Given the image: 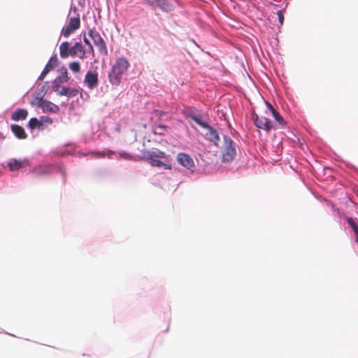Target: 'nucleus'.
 I'll return each mask as SVG.
<instances>
[{"instance_id":"obj_37","label":"nucleus","mask_w":358,"mask_h":358,"mask_svg":"<svg viewBox=\"0 0 358 358\" xmlns=\"http://www.w3.org/2000/svg\"><path fill=\"white\" fill-rule=\"evenodd\" d=\"M90 50L92 52V53H94V49H93L92 46V48H90Z\"/></svg>"},{"instance_id":"obj_33","label":"nucleus","mask_w":358,"mask_h":358,"mask_svg":"<svg viewBox=\"0 0 358 358\" xmlns=\"http://www.w3.org/2000/svg\"><path fill=\"white\" fill-rule=\"evenodd\" d=\"M266 105L267 108L269 109V110L271 111V114H273V111H274V112L277 111V110H276L273 107V106H272L270 103H268V102L266 101Z\"/></svg>"},{"instance_id":"obj_23","label":"nucleus","mask_w":358,"mask_h":358,"mask_svg":"<svg viewBox=\"0 0 358 358\" xmlns=\"http://www.w3.org/2000/svg\"><path fill=\"white\" fill-rule=\"evenodd\" d=\"M272 115L281 127H284L286 124V122L278 111H273Z\"/></svg>"},{"instance_id":"obj_2","label":"nucleus","mask_w":358,"mask_h":358,"mask_svg":"<svg viewBox=\"0 0 358 358\" xmlns=\"http://www.w3.org/2000/svg\"><path fill=\"white\" fill-rule=\"evenodd\" d=\"M143 156L152 166H164L165 169H171L170 166L161 161V159L164 158L166 155L164 152L158 149L153 148L152 150H144L143 152Z\"/></svg>"},{"instance_id":"obj_7","label":"nucleus","mask_w":358,"mask_h":358,"mask_svg":"<svg viewBox=\"0 0 358 358\" xmlns=\"http://www.w3.org/2000/svg\"><path fill=\"white\" fill-rule=\"evenodd\" d=\"M177 162L182 166L193 171L195 165L192 158L187 154L180 152L177 155Z\"/></svg>"},{"instance_id":"obj_5","label":"nucleus","mask_w":358,"mask_h":358,"mask_svg":"<svg viewBox=\"0 0 358 358\" xmlns=\"http://www.w3.org/2000/svg\"><path fill=\"white\" fill-rule=\"evenodd\" d=\"M90 38L92 39L94 44L97 47L100 53L106 55L108 54V50L106 48V43L101 35L94 31L92 29H90L88 33Z\"/></svg>"},{"instance_id":"obj_31","label":"nucleus","mask_w":358,"mask_h":358,"mask_svg":"<svg viewBox=\"0 0 358 358\" xmlns=\"http://www.w3.org/2000/svg\"><path fill=\"white\" fill-rule=\"evenodd\" d=\"M119 155H120V157L121 158L124 159H127V160H131V159H132V157H131L129 154H128V153H127V152H120V153H119Z\"/></svg>"},{"instance_id":"obj_17","label":"nucleus","mask_w":358,"mask_h":358,"mask_svg":"<svg viewBox=\"0 0 358 358\" xmlns=\"http://www.w3.org/2000/svg\"><path fill=\"white\" fill-rule=\"evenodd\" d=\"M78 93V90L76 88L62 87L58 94L60 96H75Z\"/></svg>"},{"instance_id":"obj_32","label":"nucleus","mask_w":358,"mask_h":358,"mask_svg":"<svg viewBox=\"0 0 358 358\" xmlns=\"http://www.w3.org/2000/svg\"><path fill=\"white\" fill-rule=\"evenodd\" d=\"M277 15H278L279 22L282 25L283 24V20H284V16H283L282 11L278 10L277 13Z\"/></svg>"},{"instance_id":"obj_28","label":"nucleus","mask_w":358,"mask_h":358,"mask_svg":"<svg viewBox=\"0 0 358 358\" xmlns=\"http://www.w3.org/2000/svg\"><path fill=\"white\" fill-rule=\"evenodd\" d=\"M164 114H165V113L164 111L159 110H154L152 112L153 116L159 120H160L162 119V116Z\"/></svg>"},{"instance_id":"obj_36","label":"nucleus","mask_w":358,"mask_h":358,"mask_svg":"<svg viewBox=\"0 0 358 358\" xmlns=\"http://www.w3.org/2000/svg\"><path fill=\"white\" fill-rule=\"evenodd\" d=\"M352 229L355 234V236H358V227L357 224L355 226H353Z\"/></svg>"},{"instance_id":"obj_24","label":"nucleus","mask_w":358,"mask_h":358,"mask_svg":"<svg viewBox=\"0 0 358 358\" xmlns=\"http://www.w3.org/2000/svg\"><path fill=\"white\" fill-rule=\"evenodd\" d=\"M190 117L196 124H198L201 127L205 128V129L206 127H208L209 124L206 122H203L202 120L199 116L194 115H191Z\"/></svg>"},{"instance_id":"obj_35","label":"nucleus","mask_w":358,"mask_h":358,"mask_svg":"<svg viewBox=\"0 0 358 358\" xmlns=\"http://www.w3.org/2000/svg\"><path fill=\"white\" fill-rule=\"evenodd\" d=\"M84 42L86 45L89 46L90 48H92V44L86 37H84Z\"/></svg>"},{"instance_id":"obj_3","label":"nucleus","mask_w":358,"mask_h":358,"mask_svg":"<svg viewBox=\"0 0 358 358\" xmlns=\"http://www.w3.org/2000/svg\"><path fill=\"white\" fill-rule=\"evenodd\" d=\"M223 140V145L221 148L222 159L223 162H230L234 160L236 155V145L227 136H224Z\"/></svg>"},{"instance_id":"obj_29","label":"nucleus","mask_w":358,"mask_h":358,"mask_svg":"<svg viewBox=\"0 0 358 358\" xmlns=\"http://www.w3.org/2000/svg\"><path fill=\"white\" fill-rule=\"evenodd\" d=\"M41 122H42V124L43 123H45V124H52V118H50V117H48V116H42L41 117Z\"/></svg>"},{"instance_id":"obj_18","label":"nucleus","mask_w":358,"mask_h":358,"mask_svg":"<svg viewBox=\"0 0 358 358\" xmlns=\"http://www.w3.org/2000/svg\"><path fill=\"white\" fill-rule=\"evenodd\" d=\"M45 101V99H43V95L42 94V92H35L33 95L32 100L31 101V104L33 106H37L38 107H40L43 103Z\"/></svg>"},{"instance_id":"obj_14","label":"nucleus","mask_w":358,"mask_h":358,"mask_svg":"<svg viewBox=\"0 0 358 358\" xmlns=\"http://www.w3.org/2000/svg\"><path fill=\"white\" fill-rule=\"evenodd\" d=\"M28 115V111L24 108H20L14 111L11 115V119L14 121L24 120Z\"/></svg>"},{"instance_id":"obj_38","label":"nucleus","mask_w":358,"mask_h":358,"mask_svg":"<svg viewBox=\"0 0 358 358\" xmlns=\"http://www.w3.org/2000/svg\"><path fill=\"white\" fill-rule=\"evenodd\" d=\"M356 241H357V244H358V235H357V236H356Z\"/></svg>"},{"instance_id":"obj_19","label":"nucleus","mask_w":358,"mask_h":358,"mask_svg":"<svg viewBox=\"0 0 358 358\" xmlns=\"http://www.w3.org/2000/svg\"><path fill=\"white\" fill-rule=\"evenodd\" d=\"M167 127L164 124H159L153 127V133L157 135H164L167 131Z\"/></svg>"},{"instance_id":"obj_11","label":"nucleus","mask_w":358,"mask_h":358,"mask_svg":"<svg viewBox=\"0 0 358 358\" xmlns=\"http://www.w3.org/2000/svg\"><path fill=\"white\" fill-rule=\"evenodd\" d=\"M71 56L78 57L80 59H83L85 57V50L79 42H77L71 48Z\"/></svg>"},{"instance_id":"obj_21","label":"nucleus","mask_w":358,"mask_h":358,"mask_svg":"<svg viewBox=\"0 0 358 358\" xmlns=\"http://www.w3.org/2000/svg\"><path fill=\"white\" fill-rule=\"evenodd\" d=\"M145 3L153 6L162 8L163 6L166 5V0H143Z\"/></svg>"},{"instance_id":"obj_13","label":"nucleus","mask_w":358,"mask_h":358,"mask_svg":"<svg viewBox=\"0 0 358 358\" xmlns=\"http://www.w3.org/2000/svg\"><path fill=\"white\" fill-rule=\"evenodd\" d=\"M39 108H41L45 113L50 112L52 113H57L59 110V108L57 105L48 100H45V101Z\"/></svg>"},{"instance_id":"obj_12","label":"nucleus","mask_w":358,"mask_h":358,"mask_svg":"<svg viewBox=\"0 0 358 358\" xmlns=\"http://www.w3.org/2000/svg\"><path fill=\"white\" fill-rule=\"evenodd\" d=\"M28 164V162L26 159H11L8 162V167L10 169V171H17L20 169L22 166L24 165Z\"/></svg>"},{"instance_id":"obj_6","label":"nucleus","mask_w":358,"mask_h":358,"mask_svg":"<svg viewBox=\"0 0 358 358\" xmlns=\"http://www.w3.org/2000/svg\"><path fill=\"white\" fill-rule=\"evenodd\" d=\"M80 25V20L79 16L71 17L68 24L62 30V34L64 37H69L73 32L78 29Z\"/></svg>"},{"instance_id":"obj_1","label":"nucleus","mask_w":358,"mask_h":358,"mask_svg":"<svg viewBox=\"0 0 358 358\" xmlns=\"http://www.w3.org/2000/svg\"><path fill=\"white\" fill-rule=\"evenodd\" d=\"M129 66V61L124 57L117 58L108 74L109 82L113 85H119L122 75L128 70Z\"/></svg>"},{"instance_id":"obj_9","label":"nucleus","mask_w":358,"mask_h":358,"mask_svg":"<svg viewBox=\"0 0 358 358\" xmlns=\"http://www.w3.org/2000/svg\"><path fill=\"white\" fill-rule=\"evenodd\" d=\"M85 83L90 89L96 87L99 83L97 73L87 72L85 76Z\"/></svg>"},{"instance_id":"obj_8","label":"nucleus","mask_w":358,"mask_h":358,"mask_svg":"<svg viewBox=\"0 0 358 358\" xmlns=\"http://www.w3.org/2000/svg\"><path fill=\"white\" fill-rule=\"evenodd\" d=\"M57 65V56H52L48 61V64L45 65V68L43 69V71L41 72V75L38 77V79L41 80H43L45 76L52 69H55V67Z\"/></svg>"},{"instance_id":"obj_4","label":"nucleus","mask_w":358,"mask_h":358,"mask_svg":"<svg viewBox=\"0 0 358 358\" xmlns=\"http://www.w3.org/2000/svg\"><path fill=\"white\" fill-rule=\"evenodd\" d=\"M252 120L254 122V124L259 129L269 131L273 128L271 122L268 118L264 116L258 115L256 113H253L252 115Z\"/></svg>"},{"instance_id":"obj_39","label":"nucleus","mask_w":358,"mask_h":358,"mask_svg":"<svg viewBox=\"0 0 358 358\" xmlns=\"http://www.w3.org/2000/svg\"><path fill=\"white\" fill-rule=\"evenodd\" d=\"M357 195H358V192H357Z\"/></svg>"},{"instance_id":"obj_22","label":"nucleus","mask_w":358,"mask_h":358,"mask_svg":"<svg viewBox=\"0 0 358 358\" xmlns=\"http://www.w3.org/2000/svg\"><path fill=\"white\" fill-rule=\"evenodd\" d=\"M56 79L59 80L58 82H61L62 83H66L69 80L67 70L66 69H63L61 71L60 75Z\"/></svg>"},{"instance_id":"obj_10","label":"nucleus","mask_w":358,"mask_h":358,"mask_svg":"<svg viewBox=\"0 0 358 358\" xmlns=\"http://www.w3.org/2000/svg\"><path fill=\"white\" fill-rule=\"evenodd\" d=\"M206 129L208 130L205 134L206 138L213 143L215 145H217L220 141V136L217 131L210 125H208V127H206Z\"/></svg>"},{"instance_id":"obj_15","label":"nucleus","mask_w":358,"mask_h":358,"mask_svg":"<svg viewBox=\"0 0 358 358\" xmlns=\"http://www.w3.org/2000/svg\"><path fill=\"white\" fill-rule=\"evenodd\" d=\"M11 131L17 138L24 139L27 136L24 128L18 124L11 125Z\"/></svg>"},{"instance_id":"obj_27","label":"nucleus","mask_w":358,"mask_h":358,"mask_svg":"<svg viewBox=\"0 0 358 358\" xmlns=\"http://www.w3.org/2000/svg\"><path fill=\"white\" fill-rule=\"evenodd\" d=\"M59 80H57V79H55L54 81H53V85H52V89H53V91L57 92L58 94V92L61 90V84L62 83L61 82H58Z\"/></svg>"},{"instance_id":"obj_26","label":"nucleus","mask_w":358,"mask_h":358,"mask_svg":"<svg viewBox=\"0 0 358 358\" xmlns=\"http://www.w3.org/2000/svg\"><path fill=\"white\" fill-rule=\"evenodd\" d=\"M69 69L74 73H78L80 71V66L78 62H73L69 64Z\"/></svg>"},{"instance_id":"obj_30","label":"nucleus","mask_w":358,"mask_h":358,"mask_svg":"<svg viewBox=\"0 0 358 358\" xmlns=\"http://www.w3.org/2000/svg\"><path fill=\"white\" fill-rule=\"evenodd\" d=\"M91 155L96 158L105 157L106 156V153L104 152H91Z\"/></svg>"},{"instance_id":"obj_16","label":"nucleus","mask_w":358,"mask_h":358,"mask_svg":"<svg viewBox=\"0 0 358 358\" xmlns=\"http://www.w3.org/2000/svg\"><path fill=\"white\" fill-rule=\"evenodd\" d=\"M59 54L62 58H66L71 55L70 44L69 42H63L59 45Z\"/></svg>"},{"instance_id":"obj_20","label":"nucleus","mask_w":358,"mask_h":358,"mask_svg":"<svg viewBox=\"0 0 358 358\" xmlns=\"http://www.w3.org/2000/svg\"><path fill=\"white\" fill-rule=\"evenodd\" d=\"M28 127L31 129H34L36 127H38V129H43V127H42V122H41V120H38L36 117H32V118H31L29 120V121L28 122Z\"/></svg>"},{"instance_id":"obj_34","label":"nucleus","mask_w":358,"mask_h":358,"mask_svg":"<svg viewBox=\"0 0 358 358\" xmlns=\"http://www.w3.org/2000/svg\"><path fill=\"white\" fill-rule=\"evenodd\" d=\"M348 222L352 227V228L353 227V226L356 225L355 222H354L352 217L348 219Z\"/></svg>"},{"instance_id":"obj_25","label":"nucleus","mask_w":358,"mask_h":358,"mask_svg":"<svg viewBox=\"0 0 358 358\" xmlns=\"http://www.w3.org/2000/svg\"><path fill=\"white\" fill-rule=\"evenodd\" d=\"M190 117L196 124H198L201 127L205 128V129L206 127H208L209 124L206 122H203L202 120L199 116L194 115H191Z\"/></svg>"}]
</instances>
